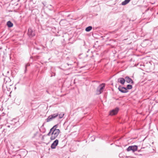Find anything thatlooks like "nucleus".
Instances as JSON below:
<instances>
[{
	"label": "nucleus",
	"instance_id": "obj_7",
	"mask_svg": "<svg viewBox=\"0 0 158 158\" xmlns=\"http://www.w3.org/2000/svg\"><path fill=\"white\" fill-rule=\"evenodd\" d=\"M28 35L30 37H32L35 35L34 32L31 28L28 29Z\"/></svg>",
	"mask_w": 158,
	"mask_h": 158
},
{
	"label": "nucleus",
	"instance_id": "obj_8",
	"mask_svg": "<svg viewBox=\"0 0 158 158\" xmlns=\"http://www.w3.org/2000/svg\"><path fill=\"white\" fill-rule=\"evenodd\" d=\"M118 108H116L115 109L112 110L110 112V115H114L117 114L118 111Z\"/></svg>",
	"mask_w": 158,
	"mask_h": 158
},
{
	"label": "nucleus",
	"instance_id": "obj_12",
	"mask_svg": "<svg viewBox=\"0 0 158 158\" xmlns=\"http://www.w3.org/2000/svg\"><path fill=\"white\" fill-rule=\"evenodd\" d=\"M130 1V0H125L122 3V5H125L128 3Z\"/></svg>",
	"mask_w": 158,
	"mask_h": 158
},
{
	"label": "nucleus",
	"instance_id": "obj_9",
	"mask_svg": "<svg viewBox=\"0 0 158 158\" xmlns=\"http://www.w3.org/2000/svg\"><path fill=\"white\" fill-rule=\"evenodd\" d=\"M125 81H126L128 83H133V81L129 77H126L125 78Z\"/></svg>",
	"mask_w": 158,
	"mask_h": 158
},
{
	"label": "nucleus",
	"instance_id": "obj_14",
	"mask_svg": "<svg viewBox=\"0 0 158 158\" xmlns=\"http://www.w3.org/2000/svg\"><path fill=\"white\" fill-rule=\"evenodd\" d=\"M92 29V27L91 26H89L86 27L85 29V31H90Z\"/></svg>",
	"mask_w": 158,
	"mask_h": 158
},
{
	"label": "nucleus",
	"instance_id": "obj_6",
	"mask_svg": "<svg viewBox=\"0 0 158 158\" xmlns=\"http://www.w3.org/2000/svg\"><path fill=\"white\" fill-rule=\"evenodd\" d=\"M59 143L58 140L56 139L51 144V147L52 149H55L57 145Z\"/></svg>",
	"mask_w": 158,
	"mask_h": 158
},
{
	"label": "nucleus",
	"instance_id": "obj_1",
	"mask_svg": "<svg viewBox=\"0 0 158 158\" xmlns=\"http://www.w3.org/2000/svg\"><path fill=\"white\" fill-rule=\"evenodd\" d=\"M56 126H54L50 130L49 132L48 133V135H51L50 139L53 140L55 139L58 135L60 131L58 129H56L55 128Z\"/></svg>",
	"mask_w": 158,
	"mask_h": 158
},
{
	"label": "nucleus",
	"instance_id": "obj_17",
	"mask_svg": "<svg viewBox=\"0 0 158 158\" xmlns=\"http://www.w3.org/2000/svg\"><path fill=\"white\" fill-rule=\"evenodd\" d=\"M2 49V47H0V49Z\"/></svg>",
	"mask_w": 158,
	"mask_h": 158
},
{
	"label": "nucleus",
	"instance_id": "obj_4",
	"mask_svg": "<svg viewBox=\"0 0 158 158\" xmlns=\"http://www.w3.org/2000/svg\"><path fill=\"white\" fill-rule=\"evenodd\" d=\"M137 148L138 147L136 145L130 146L127 149V150L128 152L132 150L133 152H134L137 150Z\"/></svg>",
	"mask_w": 158,
	"mask_h": 158
},
{
	"label": "nucleus",
	"instance_id": "obj_3",
	"mask_svg": "<svg viewBox=\"0 0 158 158\" xmlns=\"http://www.w3.org/2000/svg\"><path fill=\"white\" fill-rule=\"evenodd\" d=\"M48 135H44L42 138V141L43 143L47 144L49 142V137Z\"/></svg>",
	"mask_w": 158,
	"mask_h": 158
},
{
	"label": "nucleus",
	"instance_id": "obj_5",
	"mask_svg": "<svg viewBox=\"0 0 158 158\" xmlns=\"http://www.w3.org/2000/svg\"><path fill=\"white\" fill-rule=\"evenodd\" d=\"M58 115L59 114L58 113H56L49 116L46 120L47 122H49L51 121L52 119L54 118L57 117Z\"/></svg>",
	"mask_w": 158,
	"mask_h": 158
},
{
	"label": "nucleus",
	"instance_id": "obj_11",
	"mask_svg": "<svg viewBox=\"0 0 158 158\" xmlns=\"http://www.w3.org/2000/svg\"><path fill=\"white\" fill-rule=\"evenodd\" d=\"M118 81L121 84H123L125 83V80L123 78H120L118 79Z\"/></svg>",
	"mask_w": 158,
	"mask_h": 158
},
{
	"label": "nucleus",
	"instance_id": "obj_13",
	"mask_svg": "<svg viewBox=\"0 0 158 158\" xmlns=\"http://www.w3.org/2000/svg\"><path fill=\"white\" fill-rule=\"evenodd\" d=\"M7 25L9 27H11L13 26V24L10 21L7 22Z\"/></svg>",
	"mask_w": 158,
	"mask_h": 158
},
{
	"label": "nucleus",
	"instance_id": "obj_16",
	"mask_svg": "<svg viewBox=\"0 0 158 158\" xmlns=\"http://www.w3.org/2000/svg\"><path fill=\"white\" fill-rule=\"evenodd\" d=\"M64 115V114H60L59 115V118H62L63 117Z\"/></svg>",
	"mask_w": 158,
	"mask_h": 158
},
{
	"label": "nucleus",
	"instance_id": "obj_10",
	"mask_svg": "<svg viewBox=\"0 0 158 158\" xmlns=\"http://www.w3.org/2000/svg\"><path fill=\"white\" fill-rule=\"evenodd\" d=\"M118 89L120 91L123 93H126L127 92V89L125 88L119 87Z\"/></svg>",
	"mask_w": 158,
	"mask_h": 158
},
{
	"label": "nucleus",
	"instance_id": "obj_15",
	"mask_svg": "<svg viewBox=\"0 0 158 158\" xmlns=\"http://www.w3.org/2000/svg\"><path fill=\"white\" fill-rule=\"evenodd\" d=\"M127 88L128 89H131L132 88V86L130 85H128Z\"/></svg>",
	"mask_w": 158,
	"mask_h": 158
},
{
	"label": "nucleus",
	"instance_id": "obj_2",
	"mask_svg": "<svg viewBox=\"0 0 158 158\" xmlns=\"http://www.w3.org/2000/svg\"><path fill=\"white\" fill-rule=\"evenodd\" d=\"M105 88V84H101L98 88L95 91V93L96 94H101Z\"/></svg>",
	"mask_w": 158,
	"mask_h": 158
}]
</instances>
